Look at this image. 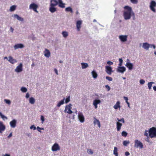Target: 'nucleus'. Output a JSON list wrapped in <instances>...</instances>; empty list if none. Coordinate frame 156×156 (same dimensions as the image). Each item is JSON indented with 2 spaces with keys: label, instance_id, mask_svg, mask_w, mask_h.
Returning a JSON list of instances; mask_svg holds the SVG:
<instances>
[{
  "label": "nucleus",
  "instance_id": "obj_1",
  "mask_svg": "<svg viewBox=\"0 0 156 156\" xmlns=\"http://www.w3.org/2000/svg\"><path fill=\"white\" fill-rule=\"evenodd\" d=\"M124 9L125 10L124 12L123 16L125 20H129L130 19L132 16L134 15L131 7L128 6H126L124 7Z\"/></svg>",
  "mask_w": 156,
  "mask_h": 156
},
{
  "label": "nucleus",
  "instance_id": "obj_2",
  "mask_svg": "<svg viewBox=\"0 0 156 156\" xmlns=\"http://www.w3.org/2000/svg\"><path fill=\"white\" fill-rule=\"evenodd\" d=\"M149 136L151 138L156 137V128L152 127L148 131Z\"/></svg>",
  "mask_w": 156,
  "mask_h": 156
},
{
  "label": "nucleus",
  "instance_id": "obj_3",
  "mask_svg": "<svg viewBox=\"0 0 156 156\" xmlns=\"http://www.w3.org/2000/svg\"><path fill=\"white\" fill-rule=\"evenodd\" d=\"M72 105L69 104L68 105L66 106L64 110L65 112L69 114H71L73 113V111L71 110L72 109Z\"/></svg>",
  "mask_w": 156,
  "mask_h": 156
},
{
  "label": "nucleus",
  "instance_id": "obj_4",
  "mask_svg": "<svg viewBox=\"0 0 156 156\" xmlns=\"http://www.w3.org/2000/svg\"><path fill=\"white\" fill-rule=\"evenodd\" d=\"M38 8V5L34 3H31L29 6L30 9H33L34 11L37 13L38 12V11L37 10Z\"/></svg>",
  "mask_w": 156,
  "mask_h": 156
},
{
  "label": "nucleus",
  "instance_id": "obj_5",
  "mask_svg": "<svg viewBox=\"0 0 156 156\" xmlns=\"http://www.w3.org/2000/svg\"><path fill=\"white\" fill-rule=\"evenodd\" d=\"M135 145L134 147H139L141 148L143 147V145L142 143L138 140H136L134 141Z\"/></svg>",
  "mask_w": 156,
  "mask_h": 156
},
{
  "label": "nucleus",
  "instance_id": "obj_6",
  "mask_svg": "<svg viewBox=\"0 0 156 156\" xmlns=\"http://www.w3.org/2000/svg\"><path fill=\"white\" fill-rule=\"evenodd\" d=\"M60 150V147L59 145L56 143L54 144L52 147L51 150L53 151H59Z\"/></svg>",
  "mask_w": 156,
  "mask_h": 156
},
{
  "label": "nucleus",
  "instance_id": "obj_7",
  "mask_svg": "<svg viewBox=\"0 0 156 156\" xmlns=\"http://www.w3.org/2000/svg\"><path fill=\"white\" fill-rule=\"evenodd\" d=\"M156 6V3L154 1H152L150 3V8L151 9L153 12H155L156 10L154 7Z\"/></svg>",
  "mask_w": 156,
  "mask_h": 156
},
{
  "label": "nucleus",
  "instance_id": "obj_8",
  "mask_svg": "<svg viewBox=\"0 0 156 156\" xmlns=\"http://www.w3.org/2000/svg\"><path fill=\"white\" fill-rule=\"evenodd\" d=\"M105 71L109 75H111L113 71L112 70V67L109 66H106L105 67Z\"/></svg>",
  "mask_w": 156,
  "mask_h": 156
},
{
  "label": "nucleus",
  "instance_id": "obj_9",
  "mask_svg": "<svg viewBox=\"0 0 156 156\" xmlns=\"http://www.w3.org/2000/svg\"><path fill=\"white\" fill-rule=\"evenodd\" d=\"M23 65L22 63H20L19 65L17 66L15 70L16 72L19 73L22 71Z\"/></svg>",
  "mask_w": 156,
  "mask_h": 156
},
{
  "label": "nucleus",
  "instance_id": "obj_10",
  "mask_svg": "<svg viewBox=\"0 0 156 156\" xmlns=\"http://www.w3.org/2000/svg\"><path fill=\"white\" fill-rule=\"evenodd\" d=\"M78 119L81 122H84V117L82 112H79L78 115Z\"/></svg>",
  "mask_w": 156,
  "mask_h": 156
},
{
  "label": "nucleus",
  "instance_id": "obj_11",
  "mask_svg": "<svg viewBox=\"0 0 156 156\" xmlns=\"http://www.w3.org/2000/svg\"><path fill=\"white\" fill-rule=\"evenodd\" d=\"M82 21L81 20H78L76 22V27H77V30L79 31L80 30V29L81 27V25L82 24Z\"/></svg>",
  "mask_w": 156,
  "mask_h": 156
},
{
  "label": "nucleus",
  "instance_id": "obj_12",
  "mask_svg": "<svg viewBox=\"0 0 156 156\" xmlns=\"http://www.w3.org/2000/svg\"><path fill=\"white\" fill-rule=\"evenodd\" d=\"M119 66L118 68L117 71L119 72L123 73L126 70V68L124 67Z\"/></svg>",
  "mask_w": 156,
  "mask_h": 156
},
{
  "label": "nucleus",
  "instance_id": "obj_13",
  "mask_svg": "<svg viewBox=\"0 0 156 156\" xmlns=\"http://www.w3.org/2000/svg\"><path fill=\"white\" fill-rule=\"evenodd\" d=\"M127 35H120L119 36V38L120 40L123 42L126 41L127 40Z\"/></svg>",
  "mask_w": 156,
  "mask_h": 156
},
{
  "label": "nucleus",
  "instance_id": "obj_14",
  "mask_svg": "<svg viewBox=\"0 0 156 156\" xmlns=\"http://www.w3.org/2000/svg\"><path fill=\"white\" fill-rule=\"evenodd\" d=\"M58 4V1L56 0H51L50 6L55 7Z\"/></svg>",
  "mask_w": 156,
  "mask_h": 156
},
{
  "label": "nucleus",
  "instance_id": "obj_15",
  "mask_svg": "<svg viewBox=\"0 0 156 156\" xmlns=\"http://www.w3.org/2000/svg\"><path fill=\"white\" fill-rule=\"evenodd\" d=\"M24 47V45L21 44H15L14 46V48L15 50H16V49H17L19 48H23Z\"/></svg>",
  "mask_w": 156,
  "mask_h": 156
},
{
  "label": "nucleus",
  "instance_id": "obj_16",
  "mask_svg": "<svg viewBox=\"0 0 156 156\" xmlns=\"http://www.w3.org/2000/svg\"><path fill=\"white\" fill-rule=\"evenodd\" d=\"M8 61L11 63L13 64L15 63H16L17 61L15 59H14L11 56H9V59Z\"/></svg>",
  "mask_w": 156,
  "mask_h": 156
},
{
  "label": "nucleus",
  "instance_id": "obj_17",
  "mask_svg": "<svg viewBox=\"0 0 156 156\" xmlns=\"http://www.w3.org/2000/svg\"><path fill=\"white\" fill-rule=\"evenodd\" d=\"M16 120L14 119L10 122V125L12 128H15L16 126Z\"/></svg>",
  "mask_w": 156,
  "mask_h": 156
},
{
  "label": "nucleus",
  "instance_id": "obj_18",
  "mask_svg": "<svg viewBox=\"0 0 156 156\" xmlns=\"http://www.w3.org/2000/svg\"><path fill=\"white\" fill-rule=\"evenodd\" d=\"M101 101L100 100H95L93 101V105L95 107V108H98L97 105L101 103Z\"/></svg>",
  "mask_w": 156,
  "mask_h": 156
},
{
  "label": "nucleus",
  "instance_id": "obj_19",
  "mask_svg": "<svg viewBox=\"0 0 156 156\" xmlns=\"http://www.w3.org/2000/svg\"><path fill=\"white\" fill-rule=\"evenodd\" d=\"M150 44L147 43H144L143 44V48L144 49L147 50L150 47Z\"/></svg>",
  "mask_w": 156,
  "mask_h": 156
},
{
  "label": "nucleus",
  "instance_id": "obj_20",
  "mask_svg": "<svg viewBox=\"0 0 156 156\" xmlns=\"http://www.w3.org/2000/svg\"><path fill=\"white\" fill-rule=\"evenodd\" d=\"M126 66L130 70H131L133 68V65L132 63L127 62L126 63Z\"/></svg>",
  "mask_w": 156,
  "mask_h": 156
},
{
  "label": "nucleus",
  "instance_id": "obj_21",
  "mask_svg": "<svg viewBox=\"0 0 156 156\" xmlns=\"http://www.w3.org/2000/svg\"><path fill=\"white\" fill-rule=\"evenodd\" d=\"M94 125H95L96 124H97L98 126L100 128L101 127L100 123V121L99 120L95 118H94Z\"/></svg>",
  "mask_w": 156,
  "mask_h": 156
},
{
  "label": "nucleus",
  "instance_id": "obj_22",
  "mask_svg": "<svg viewBox=\"0 0 156 156\" xmlns=\"http://www.w3.org/2000/svg\"><path fill=\"white\" fill-rule=\"evenodd\" d=\"M58 6L62 8H64L65 7V4L63 3L62 0H58Z\"/></svg>",
  "mask_w": 156,
  "mask_h": 156
},
{
  "label": "nucleus",
  "instance_id": "obj_23",
  "mask_svg": "<svg viewBox=\"0 0 156 156\" xmlns=\"http://www.w3.org/2000/svg\"><path fill=\"white\" fill-rule=\"evenodd\" d=\"M44 55L45 57L48 58L50 55V53L49 50L46 49L44 51Z\"/></svg>",
  "mask_w": 156,
  "mask_h": 156
},
{
  "label": "nucleus",
  "instance_id": "obj_24",
  "mask_svg": "<svg viewBox=\"0 0 156 156\" xmlns=\"http://www.w3.org/2000/svg\"><path fill=\"white\" fill-rule=\"evenodd\" d=\"M5 129V126L3 125V122H0V133L2 131H3Z\"/></svg>",
  "mask_w": 156,
  "mask_h": 156
},
{
  "label": "nucleus",
  "instance_id": "obj_25",
  "mask_svg": "<svg viewBox=\"0 0 156 156\" xmlns=\"http://www.w3.org/2000/svg\"><path fill=\"white\" fill-rule=\"evenodd\" d=\"M14 18H16L18 20L21 21H23L24 20V19L23 18L20 17L17 14H14Z\"/></svg>",
  "mask_w": 156,
  "mask_h": 156
},
{
  "label": "nucleus",
  "instance_id": "obj_26",
  "mask_svg": "<svg viewBox=\"0 0 156 156\" xmlns=\"http://www.w3.org/2000/svg\"><path fill=\"white\" fill-rule=\"evenodd\" d=\"M117 125V129L118 131H119L121 128V127L122 126V124L119 122H117L116 123Z\"/></svg>",
  "mask_w": 156,
  "mask_h": 156
},
{
  "label": "nucleus",
  "instance_id": "obj_27",
  "mask_svg": "<svg viewBox=\"0 0 156 156\" xmlns=\"http://www.w3.org/2000/svg\"><path fill=\"white\" fill-rule=\"evenodd\" d=\"M49 11L52 13H53L55 12L56 10V8L54 7H52L50 6L49 9Z\"/></svg>",
  "mask_w": 156,
  "mask_h": 156
},
{
  "label": "nucleus",
  "instance_id": "obj_28",
  "mask_svg": "<svg viewBox=\"0 0 156 156\" xmlns=\"http://www.w3.org/2000/svg\"><path fill=\"white\" fill-rule=\"evenodd\" d=\"M120 107V102L119 101H117L116 104L114 105V108L115 109H118Z\"/></svg>",
  "mask_w": 156,
  "mask_h": 156
},
{
  "label": "nucleus",
  "instance_id": "obj_29",
  "mask_svg": "<svg viewBox=\"0 0 156 156\" xmlns=\"http://www.w3.org/2000/svg\"><path fill=\"white\" fill-rule=\"evenodd\" d=\"M91 73L93 77L95 79L97 78L98 76V74L94 70L93 71L91 72Z\"/></svg>",
  "mask_w": 156,
  "mask_h": 156
},
{
  "label": "nucleus",
  "instance_id": "obj_30",
  "mask_svg": "<svg viewBox=\"0 0 156 156\" xmlns=\"http://www.w3.org/2000/svg\"><path fill=\"white\" fill-rule=\"evenodd\" d=\"M64 100L65 98H64L63 100H61L59 101L57 105V106L59 107H60L61 105L63 104L64 103Z\"/></svg>",
  "mask_w": 156,
  "mask_h": 156
},
{
  "label": "nucleus",
  "instance_id": "obj_31",
  "mask_svg": "<svg viewBox=\"0 0 156 156\" xmlns=\"http://www.w3.org/2000/svg\"><path fill=\"white\" fill-rule=\"evenodd\" d=\"M81 65L82 68L83 69H85L88 66V64L87 63H82Z\"/></svg>",
  "mask_w": 156,
  "mask_h": 156
},
{
  "label": "nucleus",
  "instance_id": "obj_32",
  "mask_svg": "<svg viewBox=\"0 0 156 156\" xmlns=\"http://www.w3.org/2000/svg\"><path fill=\"white\" fill-rule=\"evenodd\" d=\"M29 102L30 104H34L35 102V99L34 98L31 97L29 99Z\"/></svg>",
  "mask_w": 156,
  "mask_h": 156
},
{
  "label": "nucleus",
  "instance_id": "obj_33",
  "mask_svg": "<svg viewBox=\"0 0 156 156\" xmlns=\"http://www.w3.org/2000/svg\"><path fill=\"white\" fill-rule=\"evenodd\" d=\"M114 154L115 155V156H118V153L117 152V148L116 147H114L113 151Z\"/></svg>",
  "mask_w": 156,
  "mask_h": 156
},
{
  "label": "nucleus",
  "instance_id": "obj_34",
  "mask_svg": "<svg viewBox=\"0 0 156 156\" xmlns=\"http://www.w3.org/2000/svg\"><path fill=\"white\" fill-rule=\"evenodd\" d=\"M65 11L67 12H70L71 13L73 12V11L72 8L69 7L66 8Z\"/></svg>",
  "mask_w": 156,
  "mask_h": 156
},
{
  "label": "nucleus",
  "instance_id": "obj_35",
  "mask_svg": "<svg viewBox=\"0 0 156 156\" xmlns=\"http://www.w3.org/2000/svg\"><path fill=\"white\" fill-rule=\"evenodd\" d=\"M16 6L15 5H13L11 6L10 8V11L11 12H12V11H14L16 9Z\"/></svg>",
  "mask_w": 156,
  "mask_h": 156
},
{
  "label": "nucleus",
  "instance_id": "obj_36",
  "mask_svg": "<svg viewBox=\"0 0 156 156\" xmlns=\"http://www.w3.org/2000/svg\"><path fill=\"white\" fill-rule=\"evenodd\" d=\"M154 83L153 82H151L148 83V86L149 90L151 89L152 84Z\"/></svg>",
  "mask_w": 156,
  "mask_h": 156
},
{
  "label": "nucleus",
  "instance_id": "obj_37",
  "mask_svg": "<svg viewBox=\"0 0 156 156\" xmlns=\"http://www.w3.org/2000/svg\"><path fill=\"white\" fill-rule=\"evenodd\" d=\"M62 34L63 36L65 37H66L68 36V33L66 31L62 32Z\"/></svg>",
  "mask_w": 156,
  "mask_h": 156
},
{
  "label": "nucleus",
  "instance_id": "obj_38",
  "mask_svg": "<svg viewBox=\"0 0 156 156\" xmlns=\"http://www.w3.org/2000/svg\"><path fill=\"white\" fill-rule=\"evenodd\" d=\"M129 143L130 142L129 141L125 140L123 141V144L124 146H126L127 145V144H129Z\"/></svg>",
  "mask_w": 156,
  "mask_h": 156
},
{
  "label": "nucleus",
  "instance_id": "obj_39",
  "mask_svg": "<svg viewBox=\"0 0 156 156\" xmlns=\"http://www.w3.org/2000/svg\"><path fill=\"white\" fill-rule=\"evenodd\" d=\"M21 90L22 92L25 93L27 91V89L25 87H23L21 88Z\"/></svg>",
  "mask_w": 156,
  "mask_h": 156
},
{
  "label": "nucleus",
  "instance_id": "obj_40",
  "mask_svg": "<svg viewBox=\"0 0 156 156\" xmlns=\"http://www.w3.org/2000/svg\"><path fill=\"white\" fill-rule=\"evenodd\" d=\"M127 133L125 131H123L122 133V135L124 137H126L127 136Z\"/></svg>",
  "mask_w": 156,
  "mask_h": 156
},
{
  "label": "nucleus",
  "instance_id": "obj_41",
  "mask_svg": "<svg viewBox=\"0 0 156 156\" xmlns=\"http://www.w3.org/2000/svg\"><path fill=\"white\" fill-rule=\"evenodd\" d=\"M119 66H121L122 65V64L123 62V60L122 58H120L119 59Z\"/></svg>",
  "mask_w": 156,
  "mask_h": 156
},
{
  "label": "nucleus",
  "instance_id": "obj_42",
  "mask_svg": "<svg viewBox=\"0 0 156 156\" xmlns=\"http://www.w3.org/2000/svg\"><path fill=\"white\" fill-rule=\"evenodd\" d=\"M0 116H1V117L3 119L4 118H5L6 119H7V118L4 115H3L1 112H0Z\"/></svg>",
  "mask_w": 156,
  "mask_h": 156
},
{
  "label": "nucleus",
  "instance_id": "obj_43",
  "mask_svg": "<svg viewBox=\"0 0 156 156\" xmlns=\"http://www.w3.org/2000/svg\"><path fill=\"white\" fill-rule=\"evenodd\" d=\"M131 2L134 4H136L138 2L137 0H130Z\"/></svg>",
  "mask_w": 156,
  "mask_h": 156
},
{
  "label": "nucleus",
  "instance_id": "obj_44",
  "mask_svg": "<svg viewBox=\"0 0 156 156\" xmlns=\"http://www.w3.org/2000/svg\"><path fill=\"white\" fill-rule=\"evenodd\" d=\"M144 136H147V138L149 139V138L148 136V131L147 130H146L145 131L144 133Z\"/></svg>",
  "mask_w": 156,
  "mask_h": 156
},
{
  "label": "nucleus",
  "instance_id": "obj_45",
  "mask_svg": "<svg viewBox=\"0 0 156 156\" xmlns=\"http://www.w3.org/2000/svg\"><path fill=\"white\" fill-rule=\"evenodd\" d=\"M70 97L69 96L66 99L65 101V102L66 103H68L70 101Z\"/></svg>",
  "mask_w": 156,
  "mask_h": 156
},
{
  "label": "nucleus",
  "instance_id": "obj_46",
  "mask_svg": "<svg viewBox=\"0 0 156 156\" xmlns=\"http://www.w3.org/2000/svg\"><path fill=\"white\" fill-rule=\"evenodd\" d=\"M106 79L109 80V81H112V77L109 76H106Z\"/></svg>",
  "mask_w": 156,
  "mask_h": 156
},
{
  "label": "nucleus",
  "instance_id": "obj_47",
  "mask_svg": "<svg viewBox=\"0 0 156 156\" xmlns=\"http://www.w3.org/2000/svg\"><path fill=\"white\" fill-rule=\"evenodd\" d=\"M4 101L7 104H8L9 105L11 104V101L9 100L5 99Z\"/></svg>",
  "mask_w": 156,
  "mask_h": 156
},
{
  "label": "nucleus",
  "instance_id": "obj_48",
  "mask_svg": "<svg viewBox=\"0 0 156 156\" xmlns=\"http://www.w3.org/2000/svg\"><path fill=\"white\" fill-rule=\"evenodd\" d=\"M117 120L119 122H122L123 123H124L125 121L123 118H122L121 119H119V118H117Z\"/></svg>",
  "mask_w": 156,
  "mask_h": 156
},
{
  "label": "nucleus",
  "instance_id": "obj_49",
  "mask_svg": "<svg viewBox=\"0 0 156 156\" xmlns=\"http://www.w3.org/2000/svg\"><path fill=\"white\" fill-rule=\"evenodd\" d=\"M140 82L141 84H143L144 83L145 81L144 80L141 79L140 80Z\"/></svg>",
  "mask_w": 156,
  "mask_h": 156
},
{
  "label": "nucleus",
  "instance_id": "obj_50",
  "mask_svg": "<svg viewBox=\"0 0 156 156\" xmlns=\"http://www.w3.org/2000/svg\"><path fill=\"white\" fill-rule=\"evenodd\" d=\"M87 152L89 154H92L93 153V151L91 149H88Z\"/></svg>",
  "mask_w": 156,
  "mask_h": 156
},
{
  "label": "nucleus",
  "instance_id": "obj_51",
  "mask_svg": "<svg viewBox=\"0 0 156 156\" xmlns=\"http://www.w3.org/2000/svg\"><path fill=\"white\" fill-rule=\"evenodd\" d=\"M37 129L38 131L39 132H41V131L40 130V129H42V130H43L44 129V128H40L39 126H37Z\"/></svg>",
  "mask_w": 156,
  "mask_h": 156
},
{
  "label": "nucleus",
  "instance_id": "obj_52",
  "mask_svg": "<svg viewBox=\"0 0 156 156\" xmlns=\"http://www.w3.org/2000/svg\"><path fill=\"white\" fill-rule=\"evenodd\" d=\"M41 119L42 121V123H43L44 121V118L43 115H41Z\"/></svg>",
  "mask_w": 156,
  "mask_h": 156
},
{
  "label": "nucleus",
  "instance_id": "obj_53",
  "mask_svg": "<svg viewBox=\"0 0 156 156\" xmlns=\"http://www.w3.org/2000/svg\"><path fill=\"white\" fill-rule=\"evenodd\" d=\"M30 129H33L35 130L36 129V127H35L34 125H32L30 126Z\"/></svg>",
  "mask_w": 156,
  "mask_h": 156
},
{
  "label": "nucleus",
  "instance_id": "obj_54",
  "mask_svg": "<svg viewBox=\"0 0 156 156\" xmlns=\"http://www.w3.org/2000/svg\"><path fill=\"white\" fill-rule=\"evenodd\" d=\"M107 63L109 65H112L113 64V62L111 61H108L107 62Z\"/></svg>",
  "mask_w": 156,
  "mask_h": 156
},
{
  "label": "nucleus",
  "instance_id": "obj_55",
  "mask_svg": "<svg viewBox=\"0 0 156 156\" xmlns=\"http://www.w3.org/2000/svg\"><path fill=\"white\" fill-rule=\"evenodd\" d=\"M150 47L151 48L153 47V48L154 49H155V48H156L155 45L154 44H150Z\"/></svg>",
  "mask_w": 156,
  "mask_h": 156
},
{
  "label": "nucleus",
  "instance_id": "obj_56",
  "mask_svg": "<svg viewBox=\"0 0 156 156\" xmlns=\"http://www.w3.org/2000/svg\"><path fill=\"white\" fill-rule=\"evenodd\" d=\"M130 154L129 152L126 151L125 153V155L126 156H128Z\"/></svg>",
  "mask_w": 156,
  "mask_h": 156
},
{
  "label": "nucleus",
  "instance_id": "obj_57",
  "mask_svg": "<svg viewBox=\"0 0 156 156\" xmlns=\"http://www.w3.org/2000/svg\"><path fill=\"white\" fill-rule=\"evenodd\" d=\"M29 96H30L29 94L28 93H27L26 95V98H29Z\"/></svg>",
  "mask_w": 156,
  "mask_h": 156
},
{
  "label": "nucleus",
  "instance_id": "obj_58",
  "mask_svg": "<svg viewBox=\"0 0 156 156\" xmlns=\"http://www.w3.org/2000/svg\"><path fill=\"white\" fill-rule=\"evenodd\" d=\"M105 87L108 89V90H110V87H109V86L107 85H106L105 86Z\"/></svg>",
  "mask_w": 156,
  "mask_h": 156
},
{
  "label": "nucleus",
  "instance_id": "obj_59",
  "mask_svg": "<svg viewBox=\"0 0 156 156\" xmlns=\"http://www.w3.org/2000/svg\"><path fill=\"white\" fill-rule=\"evenodd\" d=\"M54 71H55V73H56V74L57 75H58V70H57L56 69H54Z\"/></svg>",
  "mask_w": 156,
  "mask_h": 156
},
{
  "label": "nucleus",
  "instance_id": "obj_60",
  "mask_svg": "<svg viewBox=\"0 0 156 156\" xmlns=\"http://www.w3.org/2000/svg\"><path fill=\"white\" fill-rule=\"evenodd\" d=\"M124 99L126 101H128V98L127 97H123Z\"/></svg>",
  "mask_w": 156,
  "mask_h": 156
},
{
  "label": "nucleus",
  "instance_id": "obj_61",
  "mask_svg": "<svg viewBox=\"0 0 156 156\" xmlns=\"http://www.w3.org/2000/svg\"><path fill=\"white\" fill-rule=\"evenodd\" d=\"M12 136V133H10L9 135L8 136V138H9L10 137H11Z\"/></svg>",
  "mask_w": 156,
  "mask_h": 156
},
{
  "label": "nucleus",
  "instance_id": "obj_62",
  "mask_svg": "<svg viewBox=\"0 0 156 156\" xmlns=\"http://www.w3.org/2000/svg\"><path fill=\"white\" fill-rule=\"evenodd\" d=\"M10 30H11V32H13V30H14L13 29L12 27H10Z\"/></svg>",
  "mask_w": 156,
  "mask_h": 156
},
{
  "label": "nucleus",
  "instance_id": "obj_63",
  "mask_svg": "<svg viewBox=\"0 0 156 156\" xmlns=\"http://www.w3.org/2000/svg\"><path fill=\"white\" fill-rule=\"evenodd\" d=\"M153 88L154 91H156V86H154L153 87Z\"/></svg>",
  "mask_w": 156,
  "mask_h": 156
},
{
  "label": "nucleus",
  "instance_id": "obj_64",
  "mask_svg": "<svg viewBox=\"0 0 156 156\" xmlns=\"http://www.w3.org/2000/svg\"><path fill=\"white\" fill-rule=\"evenodd\" d=\"M4 156H10V155L8 154H6Z\"/></svg>",
  "mask_w": 156,
  "mask_h": 156
}]
</instances>
